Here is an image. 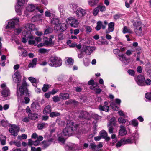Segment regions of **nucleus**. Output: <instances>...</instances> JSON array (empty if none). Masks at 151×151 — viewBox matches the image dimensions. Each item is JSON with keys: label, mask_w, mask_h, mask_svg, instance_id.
I'll list each match as a JSON object with an SVG mask.
<instances>
[{"label": "nucleus", "mask_w": 151, "mask_h": 151, "mask_svg": "<svg viewBox=\"0 0 151 151\" xmlns=\"http://www.w3.org/2000/svg\"><path fill=\"white\" fill-rule=\"evenodd\" d=\"M67 21L61 22L58 18H53L51 21V24L53 25L55 30L62 32L65 30L67 28L66 25Z\"/></svg>", "instance_id": "f257e3e1"}, {"label": "nucleus", "mask_w": 151, "mask_h": 151, "mask_svg": "<svg viewBox=\"0 0 151 151\" xmlns=\"http://www.w3.org/2000/svg\"><path fill=\"white\" fill-rule=\"evenodd\" d=\"M77 127L78 125H74L73 122L68 121L67 122L66 127L63 130V134L64 136H70L73 131L77 130Z\"/></svg>", "instance_id": "f03ea898"}, {"label": "nucleus", "mask_w": 151, "mask_h": 151, "mask_svg": "<svg viewBox=\"0 0 151 151\" xmlns=\"http://www.w3.org/2000/svg\"><path fill=\"white\" fill-rule=\"evenodd\" d=\"M27 84L26 83V81L23 80V82L21 86L20 87L19 89L17 90V96H19V93H20V95L22 96L23 94H25L26 96H29V93L28 89H27Z\"/></svg>", "instance_id": "7ed1b4c3"}, {"label": "nucleus", "mask_w": 151, "mask_h": 151, "mask_svg": "<svg viewBox=\"0 0 151 151\" xmlns=\"http://www.w3.org/2000/svg\"><path fill=\"white\" fill-rule=\"evenodd\" d=\"M133 25L135 27V32L138 35L143 34L145 30V26L144 24L140 22H137L133 24Z\"/></svg>", "instance_id": "20e7f679"}, {"label": "nucleus", "mask_w": 151, "mask_h": 151, "mask_svg": "<svg viewBox=\"0 0 151 151\" xmlns=\"http://www.w3.org/2000/svg\"><path fill=\"white\" fill-rule=\"evenodd\" d=\"M50 61L52 63H50L51 66L58 67L62 65V60L56 56H52L50 58Z\"/></svg>", "instance_id": "39448f33"}, {"label": "nucleus", "mask_w": 151, "mask_h": 151, "mask_svg": "<svg viewBox=\"0 0 151 151\" xmlns=\"http://www.w3.org/2000/svg\"><path fill=\"white\" fill-rule=\"evenodd\" d=\"M52 132L53 131H51L50 135L48 137H47L48 139V141H44L42 142L44 147L46 148L50 144V142H52L55 139V134H52Z\"/></svg>", "instance_id": "423d86ee"}, {"label": "nucleus", "mask_w": 151, "mask_h": 151, "mask_svg": "<svg viewBox=\"0 0 151 151\" xmlns=\"http://www.w3.org/2000/svg\"><path fill=\"white\" fill-rule=\"evenodd\" d=\"M25 0H18V5L15 6V11L18 15H21L22 13V7L25 3Z\"/></svg>", "instance_id": "0eeeda50"}, {"label": "nucleus", "mask_w": 151, "mask_h": 151, "mask_svg": "<svg viewBox=\"0 0 151 151\" xmlns=\"http://www.w3.org/2000/svg\"><path fill=\"white\" fill-rule=\"evenodd\" d=\"M113 52L115 54L116 53L119 54L118 55L120 57L119 59L123 63L125 64H127L129 63L128 59L126 58L124 54H120L119 53L120 50H119L115 49Z\"/></svg>", "instance_id": "6e6552de"}, {"label": "nucleus", "mask_w": 151, "mask_h": 151, "mask_svg": "<svg viewBox=\"0 0 151 151\" xmlns=\"http://www.w3.org/2000/svg\"><path fill=\"white\" fill-rule=\"evenodd\" d=\"M2 88L1 94L4 97H6L10 95V93L9 88L7 87L5 84L3 83L1 85Z\"/></svg>", "instance_id": "1a4fd4ad"}, {"label": "nucleus", "mask_w": 151, "mask_h": 151, "mask_svg": "<svg viewBox=\"0 0 151 151\" xmlns=\"http://www.w3.org/2000/svg\"><path fill=\"white\" fill-rule=\"evenodd\" d=\"M19 21V19L17 18H14L7 22L8 24L6 27V28H13L15 27V25L17 24Z\"/></svg>", "instance_id": "9d476101"}, {"label": "nucleus", "mask_w": 151, "mask_h": 151, "mask_svg": "<svg viewBox=\"0 0 151 151\" xmlns=\"http://www.w3.org/2000/svg\"><path fill=\"white\" fill-rule=\"evenodd\" d=\"M10 127L11 128L9 129V131L11 135L14 136H17L19 129V128L14 124L11 125Z\"/></svg>", "instance_id": "9b49d317"}, {"label": "nucleus", "mask_w": 151, "mask_h": 151, "mask_svg": "<svg viewBox=\"0 0 151 151\" xmlns=\"http://www.w3.org/2000/svg\"><path fill=\"white\" fill-rule=\"evenodd\" d=\"M13 81L17 83L18 86L19 83L21 81L22 76L19 72L17 71L15 72L12 76Z\"/></svg>", "instance_id": "f8f14e48"}, {"label": "nucleus", "mask_w": 151, "mask_h": 151, "mask_svg": "<svg viewBox=\"0 0 151 151\" xmlns=\"http://www.w3.org/2000/svg\"><path fill=\"white\" fill-rule=\"evenodd\" d=\"M115 119L114 117L111 118L108 123L107 126L108 127L109 132L111 134L113 133L114 128L112 125L115 126Z\"/></svg>", "instance_id": "ddd939ff"}, {"label": "nucleus", "mask_w": 151, "mask_h": 151, "mask_svg": "<svg viewBox=\"0 0 151 151\" xmlns=\"http://www.w3.org/2000/svg\"><path fill=\"white\" fill-rule=\"evenodd\" d=\"M26 37L29 44L36 45V43H35V37L30 32H28V34L26 36Z\"/></svg>", "instance_id": "4468645a"}, {"label": "nucleus", "mask_w": 151, "mask_h": 151, "mask_svg": "<svg viewBox=\"0 0 151 151\" xmlns=\"http://www.w3.org/2000/svg\"><path fill=\"white\" fill-rule=\"evenodd\" d=\"M86 13V10L81 8L77 9L76 11V15L79 17H81L84 16L85 15Z\"/></svg>", "instance_id": "2eb2a0df"}, {"label": "nucleus", "mask_w": 151, "mask_h": 151, "mask_svg": "<svg viewBox=\"0 0 151 151\" xmlns=\"http://www.w3.org/2000/svg\"><path fill=\"white\" fill-rule=\"evenodd\" d=\"M135 80L136 82L139 85L143 86L145 85L144 83L145 78L143 76L141 75H139Z\"/></svg>", "instance_id": "dca6fc26"}, {"label": "nucleus", "mask_w": 151, "mask_h": 151, "mask_svg": "<svg viewBox=\"0 0 151 151\" xmlns=\"http://www.w3.org/2000/svg\"><path fill=\"white\" fill-rule=\"evenodd\" d=\"M68 19L69 21V23L72 27H78L79 23L76 19L70 18Z\"/></svg>", "instance_id": "f3484780"}, {"label": "nucleus", "mask_w": 151, "mask_h": 151, "mask_svg": "<svg viewBox=\"0 0 151 151\" xmlns=\"http://www.w3.org/2000/svg\"><path fill=\"white\" fill-rule=\"evenodd\" d=\"M95 49L94 46H86L84 48V51L86 54L90 55Z\"/></svg>", "instance_id": "a211bd4d"}, {"label": "nucleus", "mask_w": 151, "mask_h": 151, "mask_svg": "<svg viewBox=\"0 0 151 151\" xmlns=\"http://www.w3.org/2000/svg\"><path fill=\"white\" fill-rule=\"evenodd\" d=\"M120 128V129L119 132V135L121 136H124L126 134L127 131L125 127L123 125H121Z\"/></svg>", "instance_id": "6ab92c4d"}, {"label": "nucleus", "mask_w": 151, "mask_h": 151, "mask_svg": "<svg viewBox=\"0 0 151 151\" xmlns=\"http://www.w3.org/2000/svg\"><path fill=\"white\" fill-rule=\"evenodd\" d=\"M18 52L20 55L22 56L25 57L27 56V52L26 51L21 47L19 46L18 47Z\"/></svg>", "instance_id": "aec40b11"}, {"label": "nucleus", "mask_w": 151, "mask_h": 151, "mask_svg": "<svg viewBox=\"0 0 151 151\" xmlns=\"http://www.w3.org/2000/svg\"><path fill=\"white\" fill-rule=\"evenodd\" d=\"M114 22H111L110 23L108 24V27L107 30L106 31V33H109L113 32L114 29Z\"/></svg>", "instance_id": "412c9836"}, {"label": "nucleus", "mask_w": 151, "mask_h": 151, "mask_svg": "<svg viewBox=\"0 0 151 151\" xmlns=\"http://www.w3.org/2000/svg\"><path fill=\"white\" fill-rule=\"evenodd\" d=\"M70 10L72 12H76L77 10V9L78 7L77 4L74 3H72L70 4Z\"/></svg>", "instance_id": "4be33fe9"}, {"label": "nucleus", "mask_w": 151, "mask_h": 151, "mask_svg": "<svg viewBox=\"0 0 151 151\" xmlns=\"http://www.w3.org/2000/svg\"><path fill=\"white\" fill-rule=\"evenodd\" d=\"M25 28L28 31L33 30L35 28V26L34 24H27L25 26Z\"/></svg>", "instance_id": "5701e85b"}, {"label": "nucleus", "mask_w": 151, "mask_h": 151, "mask_svg": "<svg viewBox=\"0 0 151 151\" xmlns=\"http://www.w3.org/2000/svg\"><path fill=\"white\" fill-rule=\"evenodd\" d=\"M60 99L63 100H66L68 99L69 98V95L68 93H62L60 94Z\"/></svg>", "instance_id": "b1692460"}, {"label": "nucleus", "mask_w": 151, "mask_h": 151, "mask_svg": "<svg viewBox=\"0 0 151 151\" xmlns=\"http://www.w3.org/2000/svg\"><path fill=\"white\" fill-rule=\"evenodd\" d=\"M36 8L35 6L33 4H28L26 8V10L28 11L32 12L34 11Z\"/></svg>", "instance_id": "393cba45"}, {"label": "nucleus", "mask_w": 151, "mask_h": 151, "mask_svg": "<svg viewBox=\"0 0 151 151\" xmlns=\"http://www.w3.org/2000/svg\"><path fill=\"white\" fill-rule=\"evenodd\" d=\"M89 116V114L86 111H82L80 112L79 117L81 118H84L85 119H88Z\"/></svg>", "instance_id": "a878e982"}, {"label": "nucleus", "mask_w": 151, "mask_h": 151, "mask_svg": "<svg viewBox=\"0 0 151 151\" xmlns=\"http://www.w3.org/2000/svg\"><path fill=\"white\" fill-rule=\"evenodd\" d=\"M51 111V108L50 105H48L44 108L43 112L45 114H49Z\"/></svg>", "instance_id": "bb28decb"}, {"label": "nucleus", "mask_w": 151, "mask_h": 151, "mask_svg": "<svg viewBox=\"0 0 151 151\" xmlns=\"http://www.w3.org/2000/svg\"><path fill=\"white\" fill-rule=\"evenodd\" d=\"M99 0H88V4L91 7L94 6L97 4Z\"/></svg>", "instance_id": "cd10ccee"}, {"label": "nucleus", "mask_w": 151, "mask_h": 151, "mask_svg": "<svg viewBox=\"0 0 151 151\" xmlns=\"http://www.w3.org/2000/svg\"><path fill=\"white\" fill-rule=\"evenodd\" d=\"M38 114L36 113L29 114L28 115V117L29 119L35 120L38 118Z\"/></svg>", "instance_id": "c85d7f7f"}, {"label": "nucleus", "mask_w": 151, "mask_h": 151, "mask_svg": "<svg viewBox=\"0 0 151 151\" xmlns=\"http://www.w3.org/2000/svg\"><path fill=\"white\" fill-rule=\"evenodd\" d=\"M37 61V59L36 58H34L32 62L30 63L28 65L29 68H33L35 67L36 65V62Z\"/></svg>", "instance_id": "c756f323"}, {"label": "nucleus", "mask_w": 151, "mask_h": 151, "mask_svg": "<svg viewBox=\"0 0 151 151\" xmlns=\"http://www.w3.org/2000/svg\"><path fill=\"white\" fill-rule=\"evenodd\" d=\"M28 140V145L30 146L32 145L37 146L39 145L38 142L36 140L35 141H33L31 139H29Z\"/></svg>", "instance_id": "7c9ffc66"}, {"label": "nucleus", "mask_w": 151, "mask_h": 151, "mask_svg": "<svg viewBox=\"0 0 151 151\" xmlns=\"http://www.w3.org/2000/svg\"><path fill=\"white\" fill-rule=\"evenodd\" d=\"M127 125L131 124L134 127H136L138 125V122L137 120L136 119H133L130 122L127 123Z\"/></svg>", "instance_id": "2f4dec72"}, {"label": "nucleus", "mask_w": 151, "mask_h": 151, "mask_svg": "<svg viewBox=\"0 0 151 151\" xmlns=\"http://www.w3.org/2000/svg\"><path fill=\"white\" fill-rule=\"evenodd\" d=\"M99 109L102 111H104L106 112H108L109 110V106L106 105L102 106L100 105L99 107Z\"/></svg>", "instance_id": "473e14b6"}, {"label": "nucleus", "mask_w": 151, "mask_h": 151, "mask_svg": "<svg viewBox=\"0 0 151 151\" xmlns=\"http://www.w3.org/2000/svg\"><path fill=\"white\" fill-rule=\"evenodd\" d=\"M54 37L53 36H51L50 37L49 40L45 41V42L46 45H52L53 42L52 40V39Z\"/></svg>", "instance_id": "72a5a7b5"}, {"label": "nucleus", "mask_w": 151, "mask_h": 151, "mask_svg": "<svg viewBox=\"0 0 151 151\" xmlns=\"http://www.w3.org/2000/svg\"><path fill=\"white\" fill-rule=\"evenodd\" d=\"M123 140V144L125 145L127 144H130L134 142V141L131 139V137L129 139H125V138L122 139Z\"/></svg>", "instance_id": "f704fd0d"}, {"label": "nucleus", "mask_w": 151, "mask_h": 151, "mask_svg": "<svg viewBox=\"0 0 151 151\" xmlns=\"http://www.w3.org/2000/svg\"><path fill=\"white\" fill-rule=\"evenodd\" d=\"M89 146L90 149H92L93 151H96V145L94 142H91Z\"/></svg>", "instance_id": "c9c22d12"}, {"label": "nucleus", "mask_w": 151, "mask_h": 151, "mask_svg": "<svg viewBox=\"0 0 151 151\" xmlns=\"http://www.w3.org/2000/svg\"><path fill=\"white\" fill-rule=\"evenodd\" d=\"M73 60L71 58H68L65 62L67 65H72L73 63Z\"/></svg>", "instance_id": "e433bc0d"}, {"label": "nucleus", "mask_w": 151, "mask_h": 151, "mask_svg": "<svg viewBox=\"0 0 151 151\" xmlns=\"http://www.w3.org/2000/svg\"><path fill=\"white\" fill-rule=\"evenodd\" d=\"M139 137V134L137 132H136L132 134V137L131 138L134 142L135 140H137L138 139Z\"/></svg>", "instance_id": "4c0bfd02"}, {"label": "nucleus", "mask_w": 151, "mask_h": 151, "mask_svg": "<svg viewBox=\"0 0 151 151\" xmlns=\"http://www.w3.org/2000/svg\"><path fill=\"white\" fill-rule=\"evenodd\" d=\"M99 135L101 137L104 138L107 136V134L106 131L103 130L100 132Z\"/></svg>", "instance_id": "58836bf2"}, {"label": "nucleus", "mask_w": 151, "mask_h": 151, "mask_svg": "<svg viewBox=\"0 0 151 151\" xmlns=\"http://www.w3.org/2000/svg\"><path fill=\"white\" fill-rule=\"evenodd\" d=\"M99 87L98 84L97 83H95L90 86V88L93 90H95Z\"/></svg>", "instance_id": "ea45409f"}, {"label": "nucleus", "mask_w": 151, "mask_h": 151, "mask_svg": "<svg viewBox=\"0 0 151 151\" xmlns=\"http://www.w3.org/2000/svg\"><path fill=\"white\" fill-rule=\"evenodd\" d=\"M123 33L124 34L127 33H131L132 31L129 28H128L127 26H124L123 29Z\"/></svg>", "instance_id": "a19ab883"}, {"label": "nucleus", "mask_w": 151, "mask_h": 151, "mask_svg": "<svg viewBox=\"0 0 151 151\" xmlns=\"http://www.w3.org/2000/svg\"><path fill=\"white\" fill-rule=\"evenodd\" d=\"M29 32H27L26 33L25 32L23 33L24 37L22 39V42L24 43H26L27 42V38L26 37L27 35L28 34Z\"/></svg>", "instance_id": "79ce46f5"}, {"label": "nucleus", "mask_w": 151, "mask_h": 151, "mask_svg": "<svg viewBox=\"0 0 151 151\" xmlns=\"http://www.w3.org/2000/svg\"><path fill=\"white\" fill-rule=\"evenodd\" d=\"M99 10L100 11L103 12L106 10V8L104 5L103 4H100L97 7Z\"/></svg>", "instance_id": "37998d69"}, {"label": "nucleus", "mask_w": 151, "mask_h": 151, "mask_svg": "<svg viewBox=\"0 0 151 151\" xmlns=\"http://www.w3.org/2000/svg\"><path fill=\"white\" fill-rule=\"evenodd\" d=\"M60 114L59 113L53 112L50 113V116L51 117H54L59 116Z\"/></svg>", "instance_id": "c03bdc74"}, {"label": "nucleus", "mask_w": 151, "mask_h": 151, "mask_svg": "<svg viewBox=\"0 0 151 151\" xmlns=\"http://www.w3.org/2000/svg\"><path fill=\"white\" fill-rule=\"evenodd\" d=\"M102 25V22L101 21H98L97 23V25L95 28L96 29L97 31L100 30L101 27Z\"/></svg>", "instance_id": "a18cd8bd"}, {"label": "nucleus", "mask_w": 151, "mask_h": 151, "mask_svg": "<svg viewBox=\"0 0 151 151\" xmlns=\"http://www.w3.org/2000/svg\"><path fill=\"white\" fill-rule=\"evenodd\" d=\"M38 52L41 54H45L48 53L49 51L48 50L45 49L40 48L39 49Z\"/></svg>", "instance_id": "49530a36"}, {"label": "nucleus", "mask_w": 151, "mask_h": 151, "mask_svg": "<svg viewBox=\"0 0 151 151\" xmlns=\"http://www.w3.org/2000/svg\"><path fill=\"white\" fill-rule=\"evenodd\" d=\"M118 122L120 124H124L126 122L125 119L121 117H119L118 119Z\"/></svg>", "instance_id": "de8ad7c7"}, {"label": "nucleus", "mask_w": 151, "mask_h": 151, "mask_svg": "<svg viewBox=\"0 0 151 151\" xmlns=\"http://www.w3.org/2000/svg\"><path fill=\"white\" fill-rule=\"evenodd\" d=\"M1 138V144L4 145L6 144V139L5 136L3 137H0Z\"/></svg>", "instance_id": "09e8293b"}, {"label": "nucleus", "mask_w": 151, "mask_h": 151, "mask_svg": "<svg viewBox=\"0 0 151 151\" xmlns=\"http://www.w3.org/2000/svg\"><path fill=\"white\" fill-rule=\"evenodd\" d=\"M58 141L62 143H64L65 141V139L64 137L63 136H61L60 134L58 135Z\"/></svg>", "instance_id": "8fccbe9b"}, {"label": "nucleus", "mask_w": 151, "mask_h": 151, "mask_svg": "<svg viewBox=\"0 0 151 151\" xmlns=\"http://www.w3.org/2000/svg\"><path fill=\"white\" fill-rule=\"evenodd\" d=\"M22 30L21 28L16 29L14 30V33L16 35H18L21 32Z\"/></svg>", "instance_id": "3c124183"}, {"label": "nucleus", "mask_w": 151, "mask_h": 151, "mask_svg": "<svg viewBox=\"0 0 151 151\" xmlns=\"http://www.w3.org/2000/svg\"><path fill=\"white\" fill-rule=\"evenodd\" d=\"M28 80L32 83H36L37 82L36 79L34 78L30 77L28 78Z\"/></svg>", "instance_id": "603ef678"}, {"label": "nucleus", "mask_w": 151, "mask_h": 151, "mask_svg": "<svg viewBox=\"0 0 151 151\" xmlns=\"http://www.w3.org/2000/svg\"><path fill=\"white\" fill-rule=\"evenodd\" d=\"M111 106L112 108L114 110H118V107L115 105L114 103H111Z\"/></svg>", "instance_id": "864d4df0"}, {"label": "nucleus", "mask_w": 151, "mask_h": 151, "mask_svg": "<svg viewBox=\"0 0 151 151\" xmlns=\"http://www.w3.org/2000/svg\"><path fill=\"white\" fill-rule=\"evenodd\" d=\"M123 140L122 139L119 141L116 144V146L117 147H118L121 146L122 145H124L123 142Z\"/></svg>", "instance_id": "5fc2aeb1"}, {"label": "nucleus", "mask_w": 151, "mask_h": 151, "mask_svg": "<svg viewBox=\"0 0 151 151\" xmlns=\"http://www.w3.org/2000/svg\"><path fill=\"white\" fill-rule=\"evenodd\" d=\"M46 124H46L42 123L41 124H39L37 126V128L39 129H42L45 126V125Z\"/></svg>", "instance_id": "6e6d98bb"}, {"label": "nucleus", "mask_w": 151, "mask_h": 151, "mask_svg": "<svg viewBox=\"0 0 151 151\" xmlns=\"http://www.w3.org/2000/svg\"><path fill=\"white\" fill-rule=\"evenodd\" d=\"M60 97H59L58 96H55L53 98V101L55 102L59 101L60 100Z\"/></svg>", "instance_id": "4d7b16f0"}, {"label": "nucleus", "mask_w": 151, "mask_h": 151, "mask_svg": "<svg viewBox=\"0 0 151 151\" xmlns=\"http://www.w3.org/2000/svg\"><path fill=\"white\" fill-rule=\"evenodd\" d=\"M103 147V145L101 142H100L98 145H96V151H99Z\"/></svg>", "instance_id": "13d9d810"}, {"label": "nucleus", "mask_w": 151, "mask_h": 151, "mask_svg": "<svg viewBox=\"0 0 151 151\" xmlns=\"http://www.w3.org/2000/svg\"><path fill=\"white\" fill-rule=\"evenodd\" d=\"M31 151H41V150L40 148L38 147L36 148L34 147H32L31 149Z\"/></svg>", "instance_id": "bf43d9fd"}, {"label": "nucleus", "mask_w": 151, "mask_h": 151, "mask_svg": "<svg viewBox=\"0 0 151 151\" xmlns=\"http://www.w3.org/2000/svg\"><path fill=\"white\" fill-rule=\"evenodd\" d=\"M49 88V86L47 85L44 84L43 87L42 88V90L44 92H46Z\"/></svg>", "instance_id": "052dcab7"}, {"label": "nucleus", "mask_w": 151, "mask_h": 151, "mask_svg": "<svg viewBox=\"0 0 151 151\" xmlns=\"http://www.w3.org/2000/svg\"><path fill=\"white\" fill-rule=\"evenodd\" d=\"M99 12V9L97 7L95 8L93 11V14L94 16L96 15Z\"/></svg>", "instance_id": "680f3d73"}, {"label": "nucleus", "mask_w": 151, "mask_h": 151, "mask_svg": "<svg viewBox=\"0 0 151 151\" xmlns=\"http://www.w3.org/2000/svg\"><path fill=\"white\" fill-rule=\"evenodd\" d=\"M85 29L87 33H89L92 30L91 28V27L88 26H85Z\"/></svg>", "instance_id": "e2e57ef3"}, {"label": "nucleus", "mask_w": 151, "mask_h": 151, "mask_svg": "<svg viewBox=\"0 0 151 151\" xmlns=\"http://www.w3.org/2000/svg\"><path fill=\"white\" fill-rule=\"evenodd\" d=\"M1 123V125L4 127L7 126L8 125L7 122L4 120H2Z\"/></svg>", "instance_id": "0e129e2a"}, {"label": "nucleus", "mask_w": 151, "mask_h": 151, "mask_svg": "<svg viewBox=\"0 0 151 151\" xmlns=\"http://www.w3.org/2000/svg\"><path fill=\"white\" fill-rule=\"evenodd\" d=\"M43 139V137L42 136H39L37 137V139L36 140V141L38 142V143L39 145L40 143V142L42 141Z\"/></svg>", "instance_id": "69168bd1"}, {"label": "nucleus", "mask_w": 151, "mask_h": 151, "mask_svg": "<svg viewBox=\"0 0 151 151\" xmlns=\"http://www.w3.org/2000/svg\"><path fill=\"white\" fill-rule=\"evenodd\" d=\"M45 15L46 17H50L51 16V13L49 10H47L45 12Z\"/></svg>", "instance_id": "338daca9"}, {"label": "nucleus", "mask_w": 151, "mask_h": 151, "mask_svg": "<svg viewBox=\"0 0 151 151\" xmlns=\"http://www.w3.org/2000/svg\"><path fill=\"white\" fill-rule=\"evenodd\" d=\"M145 98L149 100H151V93H147L145 94Z\"/></svg>", "instance_id": "774afa93"}]
</instances>
